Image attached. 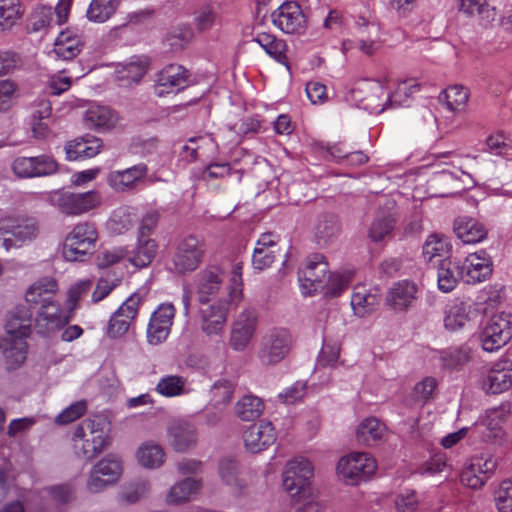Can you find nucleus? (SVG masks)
Returning <instances> with one entry per match:
<instances>
[{
  "label": "nucleus",
  "instance_id": "57",
  "mask_svg": "<svg viewBox=\"0 0 512 512\" xmlns=\"http://www.w3.org/2000/svg\"><path fill=\"white\" fill-rule=\"evenodd\" d=\"M211 393L217 404H228L234 393V385L226 379L218 380L212 386Z\"/></svg>",
  "mask_w": 512,
  "mask_h": 512
},
{
  "label": "nucleus",
  "instance_id": "53",
  "mask_svg": "<svg viewBox=\"0 0 512 512\" xmlns=\"http://www.w3.org/2000/svg\"><path fill=\"white\" fill-rule=\"evenodd\" d=\"M57 290V281L52 277H44L34 282L28 288L26 291V300H34L35 291L40 292L46 300H52Z\"/></svg>",
  "mask_w": 512,
  "mask_h": 512
},
{
  "label": "nucleus",
  "instance_id": "11",
  "mask_svg": "<svg viewBox=\"0 0 512 512\" xmlns=\"http://www.w3.org/2000/svg\"><path fill=\"white\" fill-rule=\"evenodd\" d=\"M70 319L71 312H64L56 301L46 302L37 308L34 327L39 335L50 336L62 329Z\"/></svg>",
  "mask_w": 512,
  "mask_h": 512
},
{
  "label": "nucleus",
  "instance_id": "4",
  "mask_svg": "<svg viewBox=\"0 0 512 512\" xmlns=\"http://www.w3.org/2000/svg\"><path fill=\"white\" fill-rule=\"evenodd\" d=\"M313 466L308 459L300 458L289 461L283 471V487L297 502L310 493V480Z\"/></svg>",
  "mask_w": 512,
  "mask_h": 512
},
{
  "label": "nucleus",
  "instance_id": "52",
  "mask_svg": "<svg viewBox=\"0 0 512 512\" xmlns=\"http://www.w3.org/2000/svg\"><path fill=\"white\" fill-rule=\"evenodd\" d=\"M493 496L498 512H512V479L502 481Z\"/></svg>",
  "mask_w": 512,
  "mask_h": 512
},
{
  "label": "nucleus",
  "instance_id": "3",
  "mask_svg": "<svg viewBox=\"0 0 512 512\" xmlns=\"http://www.w3.org/2000/svg\"><path fill=\"white\" fill-rule=\"evenodd\" d=\"M97 238L98 233L93 223H78L65 238L62 249L64 259L71 262L84 261L92 253Z\"/></svg>",
  "mask_w": 512,
  "mask_h": 512
},
{
  "label": "nucleus",
  "instance_id": "38",
  "mask_svg": "<svg viewBox=\"0 0 512 512\" xmlns=\"http://www.w3.org/2000/svg\"><path fill=\"white\" fill-rule=\"evenodd\" d=\"M220 477L227 486H230L234 493L241 494L247 487V482L239 474L238 465L232 460H222L219 466Z\"/></svg>",
  "mask_w": 512,
  "mask_h": 512
},
{
  "label": "nucleus",
  "instance_id": "39",
  "mask_svg": "<svg viewBox=\"0 0 512 512\" xmlns=\"http://www.w3.org/2000/svg\"><path fill=\"white\" fill-rule=\"evenodd\" d=\"M20 0H0V30H10L23 16Z\"/></svg>",
  "mask_w": 512,
  "mask_h": 512
},
{
  "label": "nucleus",
  "instance_id": "8",
  "mask_svg": "<svg viewBox=\"0 0 512 512\" xmlns=\"http://www.w3.org/2000/svg\"><path fill=\"white\" fill-rule=\"evenodd\" d=\"M377 465L368 453L355 452L339 460L338 474L351 485L367 480L376 471Z\"/></svg>",
  "mask_w": 512,
  "mask_h": 512
},
{
  "label": "nucleus",
  "instance_id": "20",
  "mask_svg": "<svg viewBox=\"0 0 512 512\" xmlns=\"http://www.w3.org/2000/svg\"><path fill=\"white\" fill-rule=\"evenodd\" d=\"M148 171L145 163H139L124 170L111 171L107 175V183L116 192H128L144 181Z\"/></svg>",
  "mask_w": 512,
  "mask_h": 512
},
{
  "label": "nucleus",
  "instance_id": "23",
  "mask_svg": "<svg viewBox=\"0 0 512 512\" xmlns=\"http://www.w3.org/2000/svg\"><path fill=\"white\" fill-rule=\"evenodd\" d=\"M492 260L486 251L469 254L462 264L465 282L475 284L485 281L492 274Z\"/></svg>",
  "mask_w": 512,
  "mask_h": 512
},
{
  "label": "nucleus",
  "instance_id": "2",
  "mask_svg": "<svg viewBox=\"0 0 512 512\" xmlns=\"http://www.w3.org/2000/svg\"><path fill=\"white\" fill-rule=\"evenodd\" d=\"M104 424V419L95 417L84 420L74 431V447L87 460H93L111 445Z\"/></svg>",
  "mask_w": 512,
  "mask_h": 512
},
{
  "label": "nucleus",
  "instance_id": "31",
  "mask_svg": "<svg viewBox=\"0 0 512 512\" xmlns=\"http://www.w3.org/2000/svg\"><path fill=\"white\" fill-rule=\"evenodd\" d=\"M454 232L466 244L481 242L488 234L484 224L469 216L459 217L455 220Z\"/></svg>",
  "mask_w": 512,
  "mask_h": 512
},
{
  "label": "nucleus",
  "instance_id": "35",
  "mask_svg": "<svg viewBox=\"0 0 512 512\" xmlns=\"http://www.w3.org/2000/svg\"><path fill=\"white\" fill-rule=\"evenodd\" d=\"M264 411V402L254 395H245L235 405V413L242 421H254Z\"/></svg>",
  "mask_w": 512,
  "mask_h": 512
},
{
  "label": "nucleus",
  "instance_id": "29",
  "mask_svg": "<svg viewBox=\"0 0 512 512\" xmlns=\"http://www.w3.org/2000/svg\"><path fill=\"white\" fill-rule=\"evenodd\" d=\"M170 445L178 452H184L195 446L197 433L193 425L184 421H175L168 427Z\"/></svg>",
  "mask_w": 512,
  "mask_h": 512
},
{
  "label": "nucleus",
  "instance_id": "26",
  "mask_svg": "<svg viewBox=\"0 0 512 512\" xmlns=\"http://www.w3.org/2000/svg\"><path fill=\"white\" fill-rule=\"evenodd\" d=\"M150 61L146 56H132L124 63L116 66V78L124 86L138 84L147 73Z\"/></svg>",
  "mask_w": 512,
  "mask_h": 512
},
{
  "label": "nucleus",
  "instance_id": "21",
  "mask_svg": "<svg viewBox=\"0 0 512 512\" xmlns=\"http://www.w3.org/2000/svg\"><path fill=\"white\" fill-rule=\"evenodd\" d=\"M512 386V360L502 358L495 362L483 380V389L487 393L499 394Z\"/></svg>",
  "mask_w": 512,
  "mask_h": 512
},
{
  "label": "nucleus",
  "instance_id": "58",
  "mask_svg": "<svg viewBox=\"0 0 512 512\" xmlns=\"http://www.w3.org/2000/svg\"><path fill=\"white\" fill-rule=\"evenodd\" d=\"M350 278L342 274H330L325 284V294L329 297H337L348 288Z\"/></svg>",
  "mask_w": 512,
  "mask_h": 512
},
{
  "label": "nucleus",
  "instance_id": "43",
  "mask_svg": "<svg viewBox=\"0 0 512 512\" xmlns=\"http://www.w3.org/2000/svg\"><path fill=\"white\" fill-rule=\"evenodd\" d=\"M120 0H92L87 10L90 21L103 23L116 12Z\"/></svg>",
  "mask_w": 512,
  "mask_h": 512
},
{
  "label": "nucleus",
  "instance_id": "46",
  "mask_svg": "<svg viewBox=\"0 0 512 512\" xmlns=\"http://www.w3.org/2000/svg\"><path fill=\"white\" fill-rule=\"evenodd\" d=\"M459 10L468 16L478 15L482 20L490 22L494 19L495 8L491 7L488 0H459Z\"/></svg>",
  "mask_w": 512,
  "mask_h": 512
},
{
  "label": "nucleus",
  "instance_id": "14",
  "mask_svg": "<svg viewBox=\"0 0 512 512\" xmlns=\"http://www.w3.org/2000/svg\"><path fill=\"white\" fill-rule=\"evenodd\" d=\"M190 72L179 64L166 65L160 70L155 79L154 91L159 97L186 87Z\"/></svg>",
  "mask_w": 512,
  "mask_h": 512
},
{
  "label": "nucleus",
  "instance_id": "7",
  "mask_svg": "<svg viewBox=\"0 0 512 512\" xmlns=\"http://www.w3.org/2000/svg\"><path fill=\"white\" fill-rule=\"evenodd\" d=\"M205 253L204 240L195 235L181 239L173 255L175 272L185 274L198 268Z\"/></svg>",
  "mask_w": 512,
  "mask_h": 512
},
{
  "label": "nucleus",
  "instance_id": "24",
  "mask_svg": "<svg viewBox=\"0 0 512 512\" xmlns=\"http://www.w3.org/2000/svg\"><path fill=\"white\" fill-rule=\"evenodd\" d=\"M228 306V301L219 300L199 310L201 328L204 333L210 336L219 334L223 330L227 321Z\"/></svg>",
  "mask_w": 512,
  "mask_h": 512
},
{
  "label": "nucleus",
  "instance_id": "54",
  "mask_svg": "<svg viewBox=\"0 0 512 512\" xmlns=\"http://www.w3.org/2000/svg\"><path fill=\"white\" fill-rule=\"evenodd\" d=\"M114 120L113 113L105 107L89 109L85 114V121L89 127H109L113 125Z\"/></svg>",
  "mask_w": 512,
  "mask_h": 512
},
{
  "label": "nucleus",
  "instance_id": "27",
  "mask_svg": "<svg viewBox=\"0 0 512 512\" xmlns=\"http://www.w3.org/2000/svg\"><path fill=\"white\" fill-rule=\"evenodd\" d=\"M33 311L26 305H19L7 315L6 331L14 339H23L31 332Z\"/></svg>",
  "mask_w": 512,
  "mask_h": 512
},
{
  "label": "nucleus",
  "instance_id": "33",
  "mask_svg": "<svg viewBox=\"0 0 512 512\" xmlns=\"http://www.w3.org/2000/svg\"><path fill=\"white\" fill-rule=\"evenodd\" d=\"M158 245L150 237L137 236V245L133 250L129 261L138 268L148 266L157 254Z\"/></svg>",
  "mask_w": 512,
  "mask_h": 512
},
{
  "label": "nucleus",
  "instance_id": "28",
  "mask_svg": "<svg viewBox=\"0 0 512 512\" xmlns=\"http://www.w3.org/2000/svg\"><path fill=\"white\" fill-rule=\"evenodd\" d=\"M102 147L103 142L101 139L91 135H86L69 141L65 145L66 159L69 161H76L92 158L101 152Z\"/></svg>",
  "mask_w": 512,
  "mask_h": 512
},
{
  "label": "nucleus",
  "instance_id": "50",
  "mask_svg": "<svg viewBox=\"0 0 512 512\" xmlns=\"http://www.w3.org/2000/svg\"><path fill=\"white\" fill-rule=\"evenodd\" d=\"M93 468L95 473L106 477L107 482L115 483L122 473L121 462L114 456L108 455L97 462Z\"/></svg>",
  "mask_w": 512,
  "mask_h": 512
},
{
  "label": "nucleus",
  "instance_id": "6",
  "mask_svg": "<svg viewBox=\"0 0 512 512\" xmlns=\"http://www.w3.org/2000/svg\"><path fill=\"white\" fill-rule=\"evenodd\" d=\"M512 338L511 316L505 313L492 315L479 333L481 347L486 352H495Z\"/></svg>",
  "mask_w": 512,
  "mask_h": 512
},
{
  "label": "nucleus",
  "instance_id": "10",
  "mask_svg": "<svg viewBox=\"0 0 512 512\" xmlns=\"http://www.w3.org/2000/svg\"><path fill=\"white\" fill-rule=\"evenodd\" d=\"M272 22L287 34H304L307 29V18L296 1L282 3L271 15Z\"/></svg>",
  "mask_w": 512,
  "mask_h": 512
},
{
  "label": "nucleus",
  "instance_id": "13",
  "mask_svg": "<svg viewBox=\"0 0 512 512\" xmlns=\"http://www.w3.org/2000/svg\"><path fill=\"white\" fill-rule=\"evenodd\" d=\"M176 309L172 303H163L152 313L147 327V341L151 345L164 342L170 334Z\"/></svg>",
  "mask_w": 512,
  "mask_h": 512
},
{
  "label": "nucleus",
  "instance_id": "62",
  "mask_svg": "<svg viewBox=\"0 0 512 512\" xmlns=\"http://www.w3.org/2000/svg\"><path fill=\"white\" fill-rule=\"evenodd\" d=\"M375 303L376 297L366 293L365 291H356L353 293L351 298V305L355 313H360L361 309H365V311L372 310Z\"/></svg>",
  "mask_w": 512,
  "mask_h": 512
},
{
  "label": "nucleus",
  "instance_id": "47",
  "mask_svg": "<svg viewBox=\"0 0 512 512\" xmlns=\"http://www.w3.org/2000/svg\"><path fill=\"white\" fill-rule=\"evenodd\" d=\"M27 355V343L23 339H12L8 347L3 350V356L5 358L8 369H16L26 359Z\"/></svg>",
  "mask_w": 512,
  "mask_h": 512
},
{
  "label": "nucleus",
  "instance_id": "48",
  "mask_svg": "<svg viewBox=\"0 0 512 512\" xmlns=\"http://www.w3.org/2000/svg\"><path fill=\"white\" fill-rule=\"evenodd\" d=\"M81 51V45L78 39L71 38L67 33H61L55 42L53 52L58 58L71 60Z\"/></svg>",
  "mask_w": 512,
  "mask_h": 512
},
{
  "label": "nucleus",
  "instance_id": "60",
  "mask_svg": "<svg viewBox=\"0 0 512 512\" xmlns=\"http://www.w3.org/2000/svg\"><path fill=\"white\" fill-rule=\"evenodd\" d=\"M160 217L161 215L157 210L147 211L141 218L137 236L150 237L157 228Z\"/></svg>",
  "mask_w": 512,
  "mask_h": 512
},
{
  "label": "nucleus",
  "instance_id": "56",
  "mask_svg": "<svg viewBox=\"0 0 512 512\" xmlns=\"http://www.w3.org/2000/svg\"><path fill=\"white\" fill-rule=\"evenodd\" d=\"M193 33L188 27H179L171 30L166 35V42L174 50H182L191 40Z\"/></svg>",
  "mask_w": 512,
  "mask_h": 512
},
{
  "label": "nucleus",
  "instance_id": "59",
  "mask_svg": "<svg viewBox=\"0 0 512 512\" xmlns=\"http://www.w3.org/2000/svg\"><path fill=\"white\" fill-rule=\"evenodd\" d=\"M437 388V381L433 377H426L418 382L414 387L415 399L422 404L426 403L433 397Z\"/></svg>",
  "mask_w": 512,
  "mask_h": 512
},
{
  "label": "nucleus",
  "instance_id": "30",
  "mask_svg": "<svg viewBox=\"0 0 512 512\" xmlns=\"http://www.w3.org/2000/svg\"><path fill=\"white\" fill-rule=\"evenodd\" d=\"M438 287L442 292H451L460 280L465 281L463 266L459 261L444 258L438 265Z\"/></svg>",
  "mask_w": 512,
  "mask_h": 512
},
{
  "label": "nucleus",
  "instance_id": "45",
  "mask_svg": "<svg viewBox=\"0 0 512 512\" xmlns=\"http://www.w3.org/2000/svg\"><path fill=\"white\" fill-rule=\"evenodd\" d=\"M137 457L142 466L158 468L164 463L165 452L157 444L146 443L139 448Z\"/></svg>",
  "mask_w": 512,
  "mask_h": 512
},
{
  "label": "nucleus",
  "instance_id": "44",
  "mask_svg": "<svg viewBox=\"0 0 512 512\" xmlns=\"http://www.w3.org/2000/svg\"><path fill=\"white\" fill-rule=\"evenodd\" d=\"M469 98L468 89L462 85H453L445 89L439 96V100L445 101L451 111L463 110Z\"/></svg>",
  "mask_w": 512,
  "mask_h": 512
},
{
  "label": "nucleus",
  "instance_id": "18",
  "mask_svg": "<svg viewBox=\"0 0 512 512\" xmlns=\"http://www.w3.org/2000/svg\"><path fill=\"white\" fill-rule=\"evenodd\" d=\"M417 292L418 287L412 281L395 282L386 293L385 306L395 313H404L412 307Z\"/></svg>",
  "mask_w": 512,
  "mask_h": 512
},
{
  "label": "nucleus",
  "instance_id": "64",
  "mask_svg": "<svg viewBox=\"0 0 512 512\" xmlns=\"http://www.w3.org/2000/svg\"><path fill=\"white\" fill-rule=\"evenodd\" d=\"M395 506L398 512H414L418 506L415 493L398 495L395 500Z\"/></svg>",
  "mask_w": 512,
  "mask_h": 512
},
{
  "label": "nucleus",
  "instance_id": "36",
  "mask_svg": "<svg viewBox=\"0 0 512 512\" xmlns=\"http://www.w3.org/2000/svg\"><path fill=\"white\" fill-rule=\"evenodd\" d=\"M340 233V224L336 215L322 214L315 225V237L318 244H327Z\"/></svg>",
  "mask_w": 512,
  "mask_h": 512
},
{
  "label": "nucleus",
  "instance_id": "16",
  "mask_svg": "<svg viewBox=\"0 0 512 512\" xmlns=\"http://www.w3.org/2000/svg\"><path fill=\"white\" fill-rule=\"evenodd\" d=\"M99 192L91 190L85 193L63 192L58 197L59 209L67 215H80L101 204Z\"/></svg>",
  "mask_w": 512,
  "mask_h": 512
},
{
  "label": "nucleus",
  "instance_id": "49",
  "mask_svg": "<svg viewBox=\"0 0 512 512\" xmlns=\"http://www.w3.org/2000/svg\"><path fill=\"white\" fill-rule=\"evenodd\" d=\"M469 309L464 303L450 307L444 318V326L449 331H457L463 328L470 320Z\"/></svg>",
  "mask_w": 512,
  "mask_h": 512
},
{
  "label": "nucleus",
  "instance_id": "15",
  "mask_svg": "<svg viewBox=\"0 0 512 512\" xmlns=\"http://www.w3.org/2000/svg\"><path fill=\"white\" fill-rule=\"evenodd\" d=\"M257 313L254 309H245L233 323L229 344L235 351H243L251 342L257 327Z\"/></svg>",
  "mask_w": 512,
  "mask_h": 512
},
{
  "label": "nucleus",
  "instance_id": "61",
  "mask_svg": "<svg viewBox=\"0 0 512 512\" xmlns=\"http://www.w3.org/2000/svg\"><path fill=\"white\" fill-rule=\"evenodd\" d=\"M275 249H264L255 247L252 263L254 268L264 270L272 265L275 260Z\"/></svg>",
  "mask_w": 512,
  "mask_h": 512
},
{
  "label": "nucleus",
  "instance_id": "37",
  "mask_svg": "<svg viewBox=\"0 0 512 512\" xmlns=\"http://www.w3.org/2000/svg\"><path fill=\"white\" fill-rule=\"evenodd\" d=\"M200 488V483L192 478H186L173 485L167 496L166 503L169 505H178L189 501L191 496Z\"/></svg>",
  "mask_w": 512,
  "mask_h": 512
},
{
  "label": "nucleus",
  "instance_id": "25",
  "mask_svg": "<svg viewBox=\"0 0 512 512\" xmlns=\"http://www.w3.org/2000/svg\"><path fill=\"white\" fill-rule=\"evenodd\" d=\"M224 279L223 271L217 266H210L197 275V295L201 304L206 305L216 296Z\"/></svg>",
  "mask_w": 512,
  "mask_h": 512
},
{
  "label": "nucleus",
  "instance_id": "9",
  "mask_svg": "<svg viewBox=\"0 0 512 512\" xmlns=\"http://www.w3.org/2000/svg\"><path fill=\"white\" fill-rule=\"evenodd\" d=\"M59 165L50 155L41 154L32 157H17L12 163V170L18 178H37L57 173Z\"/></svg>",
  "mask_w": 512,
  "mask_h": 512
},
{
  "label": "nucleus",
  "instance_id": "40",
  "mask_svg": "<svg viewBox=\"0 0 512 512\" xmlns=\"http://www.w3.org/2000/svg\"><path fill=\"white\" fill-rule=\"evenodd\" d=\"M471 360L472 350L468 346L451 348L444 351L440 357L442 367L448 370H458Z\"/></svg>",
  "mask_w": 512,
  "mask_h": 512
},
{
  "label": "nucleus",
  "instance_id": "12",
  "mask_svg": "<svg viewBox=\"0 0 512 512\" xmlns=\"http://www.w3.org/2000/svg\"><path fill=\"white\" fill-rule=\"evenodd\" d=\"M145 295L139 291L133 293L111 316L107 333L110 337L116 338L124 335L136 318L140 304L144 301Z\"/></svg>",
  "mask_w": 512,
  "mask_h": 512
},
{
  "label": "nucleus",
  "instance_id": "63",
  "mask_svg": "<svg viewBox=\"0 0 512 512\" xmlns=\"http://www.w3.org/2000/svg\"><path fill=\"white\" fill-rule=\"evenodd\" d=\"M216 19V13L211 6H204L200 8L195 17L197 28L200 31H205L212 27Z\"/></svg>",
  "mask_w": 512,
  "mask_h": 512
},
{
  "label": "nucleus",
  "instance_id": "42",
  "mask_svg": "<svg viewBox=\"0 0 512 512\" xmlns=\"http://www.w3.org/2000/svg\"><path fill=\"white\" fill-rule=\"evenodd\" d=\"M395 224L396 219L392 214L377 217L369 228L368 236L375 243L390 239Z\"/></svg>",
  "mask_w": 512,
  "mask_h": 512
},
{
  "label": "nucleus",
  "instance_id": "51",
  "mask_svg": "<svg viewBox=\"0 0 512 512\" xmlns=\"http://www.w3.org/2000/svg\"><path fill=\"white\" fill-rule=\"evenodd\" d=\"M185 384V378L178 375H168L160 379L156 391L163 396L174 397L183 393Z\"/></svg>",
  "mask_w": 512,
  "mask_h": 512
},
{
  "label": "nucleus",
  "instance_id": "17",
  "mask_svg": "<svg viewBox=\"0 0 512 512\" xmlns=\"http://www.w3.org/2000/svg\"><path fill=\"white\" fill-rule=\"evenodd\" d=\"M497 461L491 457H474L471 463L461 473V482L472 488H481L495 473Z\"/></svg>",
  "mask_w": 512,
  "mask_h": 512
},
{
  "label": "nucleus",
  "instance_id": "32",
  "mask_svg": "<svg viewBox=\"0 0 512 512\" xmlns=\"http://www.w3.org/2000/svg\"><path fill=\"white\" fill-rule=\"evenodd\" d=\"M386 433V426L375 417H368L361 421L356 431L359 444L374 446L378 444Z\"/></svg>",
  "mask_w": 512,
  "mask_h": 512
},
{
  "label": "nucleus",
  "instance_id": "34",
  "mask_svg": "<svg viewBox=\"0 0 512 512\" xmlns=\"http://www.w3.org/2000/svg\"><path fill=\"white\" fill-rule=\"evenodd\" d=\"M254 41L257 42L265 52L274 58L277 62L288 66V59L286 56L287 45L284 40L278 39L276 36L269 33H259Z\"/></svg>",
  "mask_w": 512,
  "mask_h": 512
},
{
  "label": "nucleus",
  "instance_id": "41",
  "mask_svg": "<svg viewBox=\"0 0 512 512\" xmlns=\"http://www.w3.org/2000/svg\"><path fill=\"white\" fill-rule=\"evenodd\" d=\"M451 246L444 236L438 234L430 235L423 245V257L430 262L434 258H450Z\"/></svg>",
  "mask_w": 512,
  "mask_h": 512
},
{
  "label": "nucleus",
  "instance_id": "5",
  "mask_svg": "<svg viewBox=\"0 0 512 512\" xmlns=\"http://www.w3.org/2000/svg\"><path fill=\"white\" fill-rule=\"evenodd\" d=\"M292 345L293 338L288 329L272 328L262 337L259 359L263 365H276L289 354Z\"/></svg>",
  "mask_w": 512,
  "mask_h": 512
},
{
  "label": "nucleus",
  "instance_id": "19",
  "mask_svg": "<svg viewBox=\"0 0 512 512\" xmlns=\"http://www.w3.org/2000/svg\"><path fill=\"white\" fill-rule=\"evenodd\" d=\"M328 271V263L324 260L323 255L314 254L308 258L306 267L299 272V281L306 290L305 293L311 294L324 287L323 283Z\"/></svg>",
  "mask_w": 512,
  "mask_h": 512
},
{
  "label": "nucleus",
  "instance_id": "55",
  "mask_svg": "<svg viewBox=\"0 0 512 512\" xmlns=\"http://www.w3.org/2000/svg\"><path fill=\"white\" fill-rule=\"evenodd\" d=\"M87 411V403L84 400L72 403L70 406L65 408L55 418V423L58 425L70 424L80 417H82Z\"/></svg>",
  "mask_w": 512,
  "mask_h": 512
},
{
  "label": "nucleus",
  "instance_id": "1",
  "mask_svg": "<svg viewBox=\"0 0 512 512\" xmlns=\"http://www.w3.org/2000/svg\"><path fill=\"white\" fill-rule=\"evenodd\" d=\"M40 232V222L33 216L17 215L0 219V244L6 250L35 241Z\"/></svg>",
  "mask_w": 512,
  "mask_h": 512
},
{
  "label": "nucleus",
  "instance_id": "22",
  "mask_svg": "<svg viewBox=\"0 0 512 512\" xmlns=\"http://www.w3.org/2000/svg\"><path fill=\"white\" fill-rule=\"evenodd\" d=\"M244 444L251 453H259L276 441L275 429L271 422L251 425L243 434Z\"/></svg>",
  "mask_w": 512,
  "mask_h": 512
}]
</instances>
